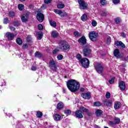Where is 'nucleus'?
I'll list each match as a JSON object with an SVG mask.
<instances>
[{
    "instance_id": "obj_38",
    "label": "nucleus",
    "mask_w": 128,
    "mask_h": 128,
    "mask_svg": "<svg viewBox=\"0 0 128 128\" xmlns=\"http://www.w3.org/2000/svg\"><path fill=\"white\" fill-rule=\"evenodd\" d=\"M94 106H102V103L96 102L94 103Z\"/></svg>"
},
{
    "instance_id": "obj_39",
    "label": "nucleus",
    "mask_w": 128,
    "mask_h": 128,
    "mask_svg": "<svg viewBox=\"0 0 128 128\" xmlns=\"http://www.w3.org/2000/svg\"><path fill=\"white\" fill-rule=\"evenodd\" d=\"M80 33L78 32V31H76L74 32V36H75L76 37H78L80 36Z\"/></svg>"
},
{
    "instance_id": "obj_53",
    "label": "nucleus",
    "mask_w": 128,
    "mask_h": 128,
    "mask_svg": "<svg viewBox=\"0 0 128 128\" xmlns=\"http://www.w3.org/2000/svg\"><path fill=\"white\" fill-rule=\"evenodd\" d=\"M52 2V0H44L45 4H50Z\"/></svg>"
},
{
    "instance_id": "obj_14",
    "label": "nucleus",
    "mask_w": 128,
    "mask_h": 128,
    "mask_svg": "<svg viewBox=\"0 0 128 128\" xmlns=\"http://www.w3.org/2000/svg\"><path fill=\"white\" fill-rule=\"evenodd\" d=\"M75 116L78 118H84V116H82V113L81 111L80 110L76 112Z\"/></svg>"
},
{
    "instance_id": "obj_24",
    "label": "nucleus",
    "mask_w": 128,
    "mask_h": 128,
    "mask_svg": "<svg viewBox=\"0 0 128 128\" xmlns=\"http://www.w3.org/2000/svg\"><path fill=\"white\" fill-rule=\"evenodd\" d=\"M112 104V100H106L104 102V104H106L107 106H110Z\"/></svg>"
},
{
    "instance_id": "obj_29",
    "label": "nucleus",
    "mask_w": 128,
    "mask_h": 128,
    "mask_svg": "<svg viewBox=\"0 0 128 128\" xmlns=\"http://www.w3.org/2000/svg\"><path fill=\"white\" fill-rule=\"evenodd\" d=\"M16 42L18 44H19V46H21V44H22V40L20 38H17Z\"/></svg>"
},
{
    "instance_id": "obj_12",
    "label": "nucleus",
    "mask_w": 128,
    "mask_h": 128,
    "mask_svg": "<svg viewBox=\"0 0 128 128\" xmlns=\"http://www.w3.org/2000/svg\"><path fill=\"white\" fill-rule=\"evenodd\" d=\"M119 88L121 90H126V83L124 81H120L118 84Z\"/></svg>"
},
{
    "instance_id": "obj_43",
    "label": "nucleus",
    "mask_w": 128,
    "mask_h": 128,
    "mask_svg": "<svg viewBox=\"0 0 128 128\" xmlns=\"http://www.w3.org/2000/svg\"><path fill=\"white\" fill-rule=\"evenodd\" d=\"M63 58H64V56H62V54H59L57 56V58L59 60H62Z\"/></svg>"
},
{
    "instance_id": "obj_27",
    "label": "nucleus",
    "mask_w": 128,
    "mask_h": 128,
    "mask_svg": "<svg viewBox=\"0 0 128 128\" xmlns=\"http://www.w3.org/2000/svg\"><path fill=\"white\" fill-rule=\"evenodd\" d=\"M81 20L82 22H86L88 20V16L86 14H84L81 16Z\"/></svg>"
},
{
    "instance_id": "obj_52",
    "label": "nucleus",
    "mask_w": 128,
    "mask_h": 128,
    "mask_svg": "<svg viewBox=\"0 0 128 128\" xmlns=\"http://www.w3.org/2000/svg\"><path fill=\"white\" fill-rule=\"evenodd\" d=\"M36 68H36V66H32L31 70H36Z\"/></svg>"
},
{
    "instance_id": "obj_23",
    "label": "nucleus",
    "mask_w": 128,
    "mask_h": 128,
    "mask_svg": "<svg viewBox=\"0 0 128 128\" xmlns=\"http://www.w3.org/2000/svg\"><path fill=\"white\" fill-rule=\"evenodd\" d=\"M96 116H100L102 114V111L100 110H97L95 112Z\"/></svg>"
},
{
    "instance_id": "obj_18",
    "label": "nucleus",
    "mask_w": 128,
    "mask_h": 128,
    "mask_svg": "<svg viewBox=\"0 0 128 128\" xmlns=\"http://www.w3.org/2000/svg\"><path fill=\"white\" fill-rule=\"evenodd\" d=\"M79 110H80L82 114H86V112H88V110L84 106L80 107Z\"/></svg>"
},
{
    "instance_id": "obj_31",
    "label": "nucleus",
    "mask_w": 128,
    "mask_h": 128,
    "mask_svg": "<svg viewBox=\"0 0 128 128\" xmlns=\"http://www.w3.org/2000/svg\"><path fill=\"white\" fill-rule=\"evenodd\" d=\"M58 8L59 9H62V8H64V4L62 3H59L58 6Z\"/></svg>"
},
{
    "instance_id": "obj_10",
    "label": "nucleus",
    "mask_w": 128,
    "mask_h": 128,
    "mask_svg": "<svg viewBox=\"0 0 128 128\" xmlns=\"http://www.w3.org/2000/svg\"><path fill=\"white\" fill-rule=\"evenodd\" d=\"M36 18L40 22H44V16L42 14L39 12L36 15Z\"/></svg>"
},
{
    "instance_id": "obj_50",
    "label": "nucleus",
    "mask_w": 128,
    "mask_h": 128,
    "mask_svg": "<svg viewBox=\"0 0 128 128\" xmlns=\"http://www.w3.org/2000/svg\"><path fill=\"white\" fill-rule=\"evenodd\" d=\"M102 16H108V12H104L102 14Z\"/></svg>"
},
{
    "instance_id": "obj_46",
    "label": "nucleus",
    "mask_w": 128,
    "mask_h": 128,
    "mask_svg": "<svg viewBox=\"0 0 128 128\" xmlns=\"http://www.w3.org/2000/svg\"><path fill=\"white\" fill-rule=\"evenodd\" d=\"M115 22L116 24H120V18H115Z\"/></svg>"
},
{
    "instance_id": "obj_34",
    "label": "nucleus",
    "mask_w": 128,
    "mask_h": 128,
    "mask_svg": "<svg viewBox=\"0 0 128 128\" xmlns=\"http://www.w3.org/2000/svg\"><path fill=\"white\" fill-rule=\"evenodd\" d=\"M60 16L62 18H64V16H70V14H68L66 12H62V14H60Z\"/></svg>"
},
{
    "instance_id": "obj_17",
    "label": "nucleus",
    "mask_w": 128,
    "mask_h": 128,
    "mask_svg": "<svg viewBox=\"0 0 128 128\" xmlns=\"http://www.w3.org/2000/svg\"><path fill=\"white\" fill-rule=\"evenodd\" d=\"M82 96L85 100H90V93H83Z\"/></svg>"
},
{
    "instance_id": "obj_16",
    "label": "nucleus",
    "mask_w": 128,
    "mask_h": 128,
    "mask_svg": "<svg viewBox=\"0 0 128 128\" xmlns=\"http://www.w3.org/2000/svg\"><path fill=\"white\" fill-rule=\"evenodd\" d=\"M28 14H24L21 16V20L23 22H28Z\"/></svg>"
},
{
    "instance_id": "obj_8",
    "label": "nucleus",
    "mask_w": 128,
    "mask_h": 128,
    "mask_svg": "<svg viewBox=\"0 0 128 128\" xmlns=\"http://www.w3.org/2000/svg\"><path fill=\"white\" fill-rule=\"evenodd\" d=\"M96 70L98 74H102L104 72V67L100 64L98 63L96 65H94Z\"/></svg>"
},
{
    "instance_id": "obj_48",
    "label": "nucleus",
    "mask_w": 128,
    "mask_h": 128,
    "mask_svg": "<svg viewBox=\"0 0 128 128\" xmlns=\"http://www.w3.org/2000/svg\"><path fill=\"white\" fill-rule=\"evenodd\" d=\"M44 29V26H42V24H39L38 25V30H42Z\"/></svg>"
},
{
    "instance_id": "obj_62",
    "label": "nucleus",
    "mask_w": 128,
    "mask_h": 128,
    "mask_svg": "<svg viewBox=\"0 0 128 128\" xmlns=\"http://www.w3.org/2000/svg\"><path fill=\"white\" fill-rule=\"evenodd\" d=\"M95 128H100V126H95Z\"/></svg>"
},
{
    "instance_id": "obj_40",
    "label": "nucleus",
    "mask_w": 128,
    "mask_h": 128,
    "mask_svg": "<svg viewBox=\"0 0 128 128\" xmlns=\"http://www.w3.org/2000/svg\"><path fill=\"white\" fill-rule=\"evenodd\" d=\"M112 0L114 4H120V0Z\"/></svg>"
},
{
    "instance_id": "obj_5",
    "label": "nucleus",
    "mask_w": 128,
    "mask_h": 128,
    "mask_svg": "<svg viewBox=\"0 0 128 128\" xmlns=\"http://www.w3.org/2000/svg\"><path fill=\"white\" fill-rule=\"evenodd\" d=\"M92 52V50L90 48V46H85L83 47V54L84 56H88Z\"/></svg>"
},
{
    "instance_id": "obj_6",
    "label": "nucleus",
    "mask_w": 128,
    "mask_h": 128,
    "mask_svg": "<svg viewBox=\"0 0 128 128\" xmlns=\"http://www.w3.org/2000/svg\"><path fill=\"white\" fill-rule=\"evenodd\" d=\"M80 62L84 68H88L90 66V60L87 58H82Z\"/></svg>"
},
{
    "instance_id": "obj_42",
    "label": "nucleus",
    "mask_w": 128,
    "mask_h": 128,
    "mask_svg": "<svg viewBox=\"0 0 128 128\" xmlns=\"http://www.w3.org/2000/svg\"><path fill=\"white\" fill-rule=\"evenodd\" d=\"M100 4H101L102 6H104V4H106V0H100Z\"/></svg>"
},
{
    "instance_id": "obj_59",
    "label": "nucleus",
    "mask_w": 128,
    "mask_h": 128,
    "mask_svg": "<svg viewBox=\"0 0 128 128\" xmlns=\"http://www.w3.org/2000/svg\"><path fill=\"white\" fill-rule=\"evenodd\" d=\"M110 41H111L110 37H108V40H107L108 42H110Z\"/></svg>"
},
{
    "instance_id": "obj_20",
    "label": "nucleus",
    "mask_w": 128,
    "mask_h": 128,
    "mask_svg": "<svg viewBox=\"0 0 128 128\" xmlns=\"http://www.w3.org/2000/svg\"><path fill=\"white\" fill-rule=\"evenodd\" d=\"M120 106H122V104H120V102H115L114 106L115 110H118V108H120Z\"/></svg>"
},
{
    "instance_id": "obj_61",
    "label": "nucleus",
    "mask_w": 128,
    "mask_h": 128,
    "mask_svg": "<svg viewBox=\"0 0 128 128\" xmlns=\"http://www.w3.org/2000/svg\"><path fill=\"white\" fill-rule=\"evenodd\" d=\"M62 92L64 94H66V90L64 88H63Z\"/></svg>"
},
{
    "instance_id": "obj_25",
    "label": "nucleus",
    "mask_w": 128,
    "mask_h": 128,
    "mask_svg": "<svg viewBox=\"0 0 128 128\" xmlns=\"http://www.w3.org/2000/svg\"><path fill=\"white\" fill-rule=\"evenodd\" d=\"M64 108V103L62 102H60L57 105L58 110H62Z\"/></svg>"
},
{
    "instance_id": "obj_15",
    "label": "nucleus",
    "mask_w": 128,
    "mask_h": 128,
    "mask_svg": "<svg viewBox=\"0 0 128 128\" xmlns=\"http://www.w3.org/2000/svg\"><path fill=\"white\" fill-rule=\"evenodd\" d=\"M114 44L116 46H121L124 48H126V45L122 41H116Z\"/></svg>"
},
{
    "instance_id": "obj_41",
    "label": "nucleus",
    "mask_w": 128,
    "mask_h": 128,
    "mask_svg": "<svg viewBox=\"0 0 128 128\" xmlns=\"http://www.w3.org/2000/svg\"><path fill=\"white\" fill-rule=\"evenodd\" d=\"M8 16H10V18H14V12H10Z\"/></svg>"
},
{
    "instance_id": "obj_54",
    "label": "nucleus",
    "mask_w": 128,
    "mask_h": 128,
    "mask_svg": "<svg viewBox=\"0 0 128 128\" xmlns=\"http://www.w3.org/2000/svg\"><path fill=\"white\" fill-rule=\"evenodd\" d=\"M121 36H122V38H126V34L122 32L121 33Z\"/></svg>"
},
{
    "instance_id": "obj_55",
    "label": "nucleus",
    "mask_w": 128,
    "mask_h": 128,
    "mask_svg": "<svg viewBox=\"0 0 128 128\" xmlns=\"http://www.w3.org/2000/svg\"><path fill=\"white\" fill-rule=\"evenodd\" d=\"M9 28H10V30H16V28H14V26H10Z\"/></svg>"
},
{
    "instance_id": "obj_58",
    "label": "nucleus",
    "mask_w": 128,
    "mask_h": 128,
    "mask_svg": "<svg viewBox=\"0 0 128 128\" xmlns=\"http://www.w3.org/2000/svg\"><path fill=\"white\" fill-rule=\"evenodd\" d=\"M58 52V50L56 48V49H55V50H54V51H53V54H56V52Z\"/></svg>"
},
{
    "instance_id": "obj_60",
    "label": "nucleus",
    "mask_w": 128,
    "mask_h": 128,
    "mask_svg": "<svg viewBox=\"0 0 128 128\" xmlns=\"http://www.w3.org/2000/svg\"><path fill=\"white\" fill-rule=\"evenodd\" d=\"M80 92H84V88H80Z\"/></svg>"
},
{
    "instance_id": "obj_37",
    "label": "nucleus",
    "mask_w": 128,
    "mask_h": 128,
    "mask_svg": "<svg viewBox=\"0 0 128 128\" xmlns=\"http://www.w3.org/2000/svg\"><path fill=\"white\" fill-rule=\"evenodd\" d=\"M76 58L78 59L80 62V60H82V55H80V54H78L76 56Z\"/></svg>"
},
{
    "instance_id": "obj_7",
    "label": "nucleus",
    "mask_w": 128,
    "mask_h": 128,
    "mask_svg": "<svg viewBox=\"0 0 128 128\" xmlns=\"http://www.w3.org/2000/svg\"><path fill=\"white\" fill-rule=\"evenodd\" d=\"M78 2L80 10H86L88 8V4L84 0H78Z\"/></svg>"
},
{
    "instance_id": "obj_49",
    "label": "nucleus",
    "mask_w": 128,
    "mask_h": 128,
    "mask_svg": "<svg viewBox=\"0 0 128 128\" xmlns=\"http://www.w3.org/2000/svg\"><path fill=\"white\" fill-rule=\"evenodd\" d=\"M109 124H110V126H114L116 124L114 123V122L110 121L109 122Z\"/></svg>"
},
{
    "instance_id": "obj_57",
    "label": "nucleus",
    "mask_w": 128,
    "mask_h": 128,
    "mask_svg": "<svg viewBox=\"0 0 128 128\" xmlns=\"http://www.w3.org/2000/svg\"><path fill=\"white\" fill-rule=\"evenodd\" d=\"M23 48H28V44H25L23 45Z\"/></svg>"
},
{
    "instance_id": "obj_64",
    "label": "nucleus",
    "mask_w": 128,
    "mask_h": 128,
    "mask_svg": "<svg viewBox=\"0 0 128 128\" xmlns=\"http://www.w3.org/2000/svg\"><path fill=\"white\" fill-rule=\"evenodd\" d=\"M20 0V2H24V0Z\"/></svg>"
},
{
    "instance_id": "obj_19",
    "label": "nucleus",
    "mask_w": 128,
    "mask_h": 128,
    "mask_svg": "<svg viewBox=\"0 0 128 128\" xmlns=\"http://www.w3.org/2000/svg\"><path fill=\"white\" fill-rule=\"evenodd\" d=\"M51 36L52 38H56L58 36V32L56 30L52 31Z\"/></svg>"
},
{
    "instance_id": "obj_45",
    "label": "nucleus",
    "mask_w": 128,
    "mask_h": 128,
    "mask_svg": "<svg viewBox=\"0 0 128 128\" xmlns=\"http://www.w3.org/2000/svg\"><path fill=\"white\" fill-rule=\"evenodd\" d=\"M108 82H110L111 84L114 82V78H112V79L108 80Z\"/></svg>"
},
{
    "instance_id": "obj_36",
    "label": "nucleus",
    "mask_w": 128,
    "mask_h": 128,
    "mask_svg": "<svg viewBox=\"0 0 128 128\" xmlns=\"http://www.w3.org/2000/svg\"><path fill=\"white\" fill-rule=\"evenodd\" d=\"M35 56L36 58H41L42 57V54L39 52H36L35 53Z\"/></svg>"
},
{
    "instance_id": "obj_4",
    "label": "nucleus",
    "mask_w": 128,
    "mask_h": 128,
    "mask_svg": "<svg viewBox=\"0 0 128 128\" xmlns=\"http://www.w3.org/2000/svg\"><path fill=\"white\" fill-rule=\"evenodd\" d=\"M50 70L53 72H56L58 68H56V62L54 60V59H51L48 64Z\"/></svg>"
},
{
    "instance_id": "obj_56",
    "label": "nucleus",
    "mask_w": 128,
    "mask_h": 128,
    "mask_svg": "<svg viewBox=\"0 0 128 128\" xmlns=\"http://www.w3.org/2000/svg\"><path fill=\"white\" fill-rule=\"evenodd\" d=\"M32 40V38H30V36H28L27 37V42H30V40Z\"/></svg>"
},
{
    "instance_id": "obj_28",
    "label": "nucleus",
    "mask_w": 128,
    "mask_h": 128,
    "mask_svg": "<svg viewBox=\"0 0 128 128\" xmlns=\"http://www.w3.org/2000/svg\"><path fill=\"white\" fill-rule=\"evenodd\" d=\"M50 24L53 28H56V22L54 21L50 20Z\"/></svg>"
},
{
    "instance_id": "obj_44",
    "label": "nucleus",
    "mask_w": 128,
    "mask_h": 128,
    "mask_svg": "<svg viewBox=\"0 0 128 128\" xmlns=\"http://www.w3.org/2000/svg\"><path fill=\"white\" fill-rule=\"evenodd\" d=\"M92 26H96V24H98V23L96 22V21L93 20L92 22Z\"/></svg>"
},
{
    "instance_id": "obj_63",
    "label": "nucleus",
    "mask_w": 128,
    "mask_h": 128,
    "mask_svg": "<svg viewBox=\"0 0 128 128\" xmlns=\"http://www.w3.org/2000/svg\"><path fill=\"white\" fill-rule=\"evenodd\" d=\"M42 8H46V6H44V5H42V6H41Z\"/></svg>"
},
{
    "instance_id": "obj_33",
    "label": "nucleus",
    "mask_w": 128,
    "mask_h": 128,
    "mask_svg": "<svg viewBox=\"0 0 128 128\" xmlns=\"http://www.w3.org/2000/svg\"><path fill=\"white\" fill-rule=\"evenodd\" d=\"M18 8L19 10H22L24 8V6L22 4H19L18 5Z\"/></svg>"
},
{
    "instance_id": "obj_1",
    "label": "nucleus",
    "mask_w": 128,
    "mask_h": 128,
    "mask_svg": "<svg viewBox=\"0 0 128 128\" xmlns=\"http://www.w3.org/2000/svg\"><path fill=\"white\" fill-rule=\"evenodd\" d=\"M66 85L68 90H70L72 92H78V90H80V82L74 80H68Z\"/></svg>"
},
{
    "instance_id": "obj_21",
    "label": "nucleus",
    "mask_w": 128,
    "mask_h": 128,
    "mask_svg": "<svg viewBox=\"0 0 128 128\" xmlns=\"http://www.w3.org/2000/svg\"><path fill=\"white\" fill-rule=\"evenodd\" d=\"M44 36V34L42 32H39L37 33V38L40 40H42V38Z\"/></svg>"
},
{
    "instance_id": "obj_3",
    "label": "nucleus",
    "mask_w": 128,
    "mask_h": 128,
    "mask_svg": "<svg viewBox=\"0 0 128 128\" xmlns=\"http://www.w3.org/2000/svg\"><path fill=\"white\" fill-rule=\"evenodd\" d=\"M89 38L92 42H96L98 40V33L96 31H92L89 32Z\"/></svg>"
},
{
    "instance_id": "obj_11",
    "label": "nucleus",
    "mask_w": 128,
    "mask_h": 128,
    "mask_svg": "<svg viewBox=\"0 0 128 128\" xmlns=\"http://www.w3.org/2000/svg\"><path fill=\"white\" fill-rule=\"evenodd\" d=\"M78 42L82 46H84L86 44V36H82L81 38H79Z\"/></svg>"
},
{
    "instance_id": "obj_2",
    "label": "nucleus",
    "mask_w": 128,
    "mask_h": 128,
    "mask_svg": "<svg viewBox=\"0 0 128 128\" xmlns=\"http://www.w3.org/2000/svg\"><path fill=\"white\" fill-rule=\"evenodd\" d=\"M70 44L66 41L62 40L59 43V48L61 49L62 50H70Z\"/></svg>"
},
{
    "instance_id": "obj_51",
    "label": "nucleus",
    "mask_w": 128,
    "mask_h": 128,
    "mask_svg": "<svg viewBox=\"0 0 128 128\" xmlns=\"http://www.w3.org/2000/svg\"><path fill=\"white\" fill-rule=\"evenodd\" d=\"M9 20L6 18H4V23L6 24L8 22Z\"/></svg>"
},
{
    "instance_id": "obj_32",
    "label": "nucleus",
    "mask_w": 128,
    "mask_h": 128,
    "mask_svg": "<svg viewBox=\"0 0 128 128\" xmlns=\"http://www.w3.org/2000/svg\"><path fill=\"white\" fill-rule=\"evenodd\" d=\"M64 114H66V116H70V114H72V112L70 111V110L67 109L64 111Z\"/></svg>"
},
{
    "instance_id": "obj_35",
    "label": "nucleus",
    "mask_w": 128,
    "mask_h": 128,
    "mask_svg": "<svg viewBox=\"0 0 128 128\" xmlns=\"http://www.w3.org/2000/svg\"><path fill=\"white\" fill-rule=\"evenodd\" d=\"M54 12H55V14H59V16H60V14H62V10H60L58 9L54 10Z\"/></svg>"
},
{
    "instance_id": "obj_22",
    "label": "nucleus",
    "mask_w": 128,
    "mask_h": 128,
    "mask_svg": "<svg viewBox=\"0 0 128 128\" xmlns=\"http://www.w3.org/2000/svg\"><path fill=\"white\" fill-rule=\"evenodd\" d=\"M54 120H60L61 118H62V116H60V115L58 114H56L54 116Z\"/></svg>"
},
{
    "instance_id": "obj_9",
    "label": "nucleus",
    "mask_w": 128,
    "mask_h": 128,
    "mask_svg": "<svg viewBox=\"0 0 128 128\" xmlns=\"http://www.w3.org/2000/svg\"><path fill=\"white\" fill-rule=\"evenodd\" d=\"M16 36V34H14L10 32H7L5 34V36L8 38V40H12Z\"/></svg>"
},
{
    "instance_id": "obj_13",
    "label": "nucleus",
    "mask_w": 128,
    "mask_h": 128,
    "mask_svg": "<svg viewBox=\"0 0 128 128\" xmlns=\"http://www.w3.org/2000/svg\"><path fill=\"white\" fill-rule=\"evenodd\" d=\"M114 56H116V58H122L120 52V50H118V49L115 50H114Z\"/></svg>"
},
{
    "instance_id": "obj_30",
    "label": "nucleus",
    "mask_w": 128,
    "mask_h": 128,
    "mask_svg": "<svg viewBox=\"0 0 128 128\" xmlns=\"http://www.w3.org/2000/svg\"><path fill=\"white\" fill-rule=\"evenodd\" d=\"M36 116L40 118H42V112L40 111H38L36 112Z\"/></svg>"
},
{
    "instance_id": "obj_26",
    "label": "nucleus",
    "mask_w": 128,
    "mask_h": 128,
    "mask_svg": "<svg viewBox=\"0 0 128 128\" xmlns=\"http://www.w3.org/2000/svg\"><path fill=\"white\" fill-rule=\"evenodd\" d=\"M114 122L115 123V124H118L120 122V118L115 117L114 119Z\"/></svg>"
},
{
    "instance_id": "obj_47",
    "label": "nucleus",
    "mask_w": 128,
    "mask_h": 128,
    "mask_svg": "<svg viewBox=\"0 0 128 128\" xmlns=\"http://www.w3.org/2000/svg\"><path fill=\"white\" fill-rule=\"evenodd\" d=\"M106 98H110V92H107L106 94Z\"/></svg>"
}]
</instances>
